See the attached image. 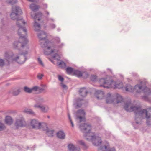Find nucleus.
<instances>
[{
  "instance_id": "nucleus-35",
  "label": "nucleus",
  "mask_w": 151,
  "mask_h": 151,
  "mask_svg": "<svg viewBox=\"0 0 151 151\" xmlns=\"http://www.w3.org/2000/svg\"><path fill=\"white\" fill-rule=\"evenodd\" d=\"M6 128L4 124L0 122V131L4 130Z\"/></svg>"
},
{
  "instance_id": "nucleus-11",
  "label": "nucleus",
  "mask_w": 151,
  "mask_h": 151,
  "mask_svg": "<svg viewBox=\"0 0 151 151\" xmlns=\"http://www.w3.org/2000/svg\"><path fill=\"white\" fill-rule=\"evenodd\" d=\"M34 107L39 108L42 112L44 113L47 112L49 110V107L48 106H43L41 104H36L34 105Z\"/></svg>"
},
{
  "instance_id": "nucleus-1",
  "label": "nucleus",
  "mask_w": 151,
  "mask_h": 151,
  "mask_svg": "<svg viewBox=\"0 0 151 151\" xmlns=\"http://www.w3.org/2000/svg\"><path fill=\"white\" fill-rule=\"evenodd\" d=\"M22 13V11L20 8L16 6L12 7V12L10 14V17L12 19H16L17 21V25L19 27L18 34L20 37L19 41L14 42L13 44V47L18 49L19 50H25V51L23 52L21 54L24 56L22 58L20 57L17 55H14L12 52L10 51H7L5 52L4 57L8 62V64L13 61H15L20 64L24 63L26 60V55L29 53V47L27 45L28 40L26 35H23L21 33L22 32L26 34L27 30L25 28L22 27L20 25L23 24H25V22L23 20L22 18L18 16Z\"/></svg>"
},
{
  "instance_id": "nucleus-22",
  "label": "nucleus",
  "mask_w": 151,
  "mask_h": 151,
  "mask_svg": "<svg viewBox=\"0 0 151 151\" xmlns=\"http://www.w3.org/2000/svg\"><path fill=\"white\" fill-rule=\"evenodd\" d=\"M57 137L61 139H65V134L64 132L62 131L58 132L57 134Z\"/></svg>"
},
{
  "instance_id": "nucleus-25",
  "label": "nucleus",
  "mask_w": 151,
  "mask_h": 151,
  "mask_svg": "<svg viewBox=\"0 0 151 151\" xmlns=\"http://www.w3.org/2000/svg\"><path fill=\"white\" fill-rule=\"evenodd\" d=\"M30 8L32 11H36L39 9V5L32 4L30 5Z\"/></svg>"
},
{
  "instance_id": "nucleus-46",
  "label": "nucleus",
  "mask_w": 151,
  "mask_h": 151,
  "mask_svg": "<svg viewBox=\"0 0 151 151\" xmlns=\"http://www.w3.org/2000/svg\"><path fill=\"white\" fill-rule=\"evenodd\" d=\"M39 88V87L38 86H35L33 87L31 89L32 90H35V91H37V90Z\"/></svg>"
},
{
  "instance_id": "nucleus-17",
  "label": "nucleus",
  "mask_w": 151,
  "mask_h": 151,
  "mask_svg": "<svg viewBox=\"0 0 151 151\" xmlns=\"http://www.w3.org/2000/svg\"><path fill=\"white\" fill-rule=\"evenodd\" d=\"M111 81L112 82V83H111V87L113 86V85L114 86V88H118L120 89L122 88L123 87V84L122 82H119L117 83H116L114 81L112 80Z\"/></svg>"
},
{
  "instance_id": "nucleus-47",
  "label": "nucleus",
  "mask_w": 151,
  "mask_h": 151,
  "mask_svg": "<svg viewBox=\"0 0 151 151\" xmlns=\"http://www.w3.org/2000/svg\"><path fill=\"white\" fill-rule=\"evenodd\" d=\"M48 20H49V21L50 20L52 22H54V19H51V18L49 19H48Z\"/></svg>"
},
{
  "instance_id": "nucleus-38",
  "label": "nucleus",
  "mask_w": 151,
  "mask_h": 151,
  "mask_svg": "<svg viewBox=\"0 0 151 151\" xmlns=\"http://www.w3.org/2000/svg\"><path fill=\"white\" fill-rule=\"evenodd\" d=\"M60 84V86L63 89H68V88L66 85L64 84L63 83H61Z\"/></svg>"
},
{
  "instance_id": "nucleus-29",
  "label": "nucleus",
  "mask_w": 151,
  "mask_h": 151,
  "mask_svg": "<svg viewBox=\"0 0 151 151\" xmlns=\"http://www.w3.org/2000/svg\"><path fill=\"white\" fill-rule=\"evenodd\" d=\"M57 64L59 67L61 68H64L66 66V64L63 61H61L60 62L57 63Z\"/></svg>"
},
{
  "instance_id": "nucleus-33",
  "label": "nucleus",
  "mask_w": 151,
  "mask_h": 151,
  "mask_svg": "<svg viewBox=\"0 0 151 151\" xmlns=\"http://www.w3.org/2000/svg\"><path fill=\"white\" fill-rule=\"evenodd\" d=\"M24 89L25 92L28 93H31L32 91V90L31 89H30L27 86L24 87Z\"/></svg>"
},
{
  "instance_id": "nucleus-48",
  "label": "nucleus",
  "mask_w": 151,
  "mask_h": 151,
  "mask_svg": "<svg viewBox=\"0 0 151 151\" xmlns=\"http://www.w3.org/2000/svg\"><path fill=\"white\" fill-rule=\"evenodd\" d=\"M45 14H47V15H49V12H48L47 11H46L45 12Z\"/></svg>"
},
{
  "instance_id": "nucleus-30",
  "label": "nucleus",
  "mask_w": 151,
  "mask_h": 151,
  "mask_svg": "<svg viewBox=\"0 0 151 151\" xmlns=\"http://www.w3.org/2000/svg\"><path fill=\"white\" fill-rule=\"evenodd\" d=\"M66 71L67 73L69 74H70L74 71L73 68L70 67L67 68L66 69Z\"/></svg>"
},
{
  "instance_id": "nucleus-42",
  "label": "nucleus",
  "mask_w": 151,
  "mask_h": 151,
  "mask_svg": "<svg viewBox=\"0 0 151 151\" xmlns=\"http://www.w3.org/2000/svg\"><path fill=\"white\" fill-rule=\"evenodd\" d=\"M54 40L58 43H59L60 42V38L58 37H56L54 38Z\"/></svg>"
},
{
  "instance_id": "nucleus-32",
  "label": "nucleus",
  "mask_w": 151,
  "mask_h": 151,
  "mask_svg": "<svg viewBox=\"0 0 151 151\" xmlns=\"http://www.w3.org/2000/svg\"><path fill=\"white\" fill-rule=\"evenodd\" d=\"M20 92V91L19 89L15 90L12 92V93L14 96H17L19 94Z\"/></svg>"
},
{
  "instance_id": "nucleus-21",
  "label": "nucleus",
  "mask_w": 151,
  "mask_h": 151,
  "mask_svg": "<svg viewBox=\"0 0 151 151\" xmlns=\"http://www.w3.org/2000/svg\"><path fill=\"white\" fill-rule=\"evenodd\" d=\"M5 122L7 124L10 125L13 123V120L10 116H7L5 118Z\"/></svg>"
},
{
  "instance_id": "nucleus-3",
  "label": "nucleus",
  "mask_w": 151,
  "mask_h": 151,
  "mask_svg": "<svg viewBox=\"0 0 151 151\" xmlns=\"http://www.w3.org/2000/svg\"><path fill=\"white\" fill-rule=\"evenodd\" d=\"M79 128L82 132L85 133L84 136L86 140L91 141L94 146H97L101 145L102 142L101 138L94 133L90 132L91 129L90 124L88 123L82 124Z\"/></svg>"
},
{
  "instance_id": "nucleus-16",
  "label": "nucleus",
  "mask_w": 151,
  "mask_h": 151,
  "mask_svg": "<svg viewBox=\"0 0 151 151\" xmlns=\"http://www.w3.org/2000/svg\"><path fill=\"white\" fill-rule=\"evenodd\" d=\"M114 101L113 96L110 93L107 94L106 98V101L107 103H111Z\"/></svg>"
},
{
  "instance_id": "nucleus-15",
  "label": "nucleus",
  "mask_w": 151,
  "mask_h": 151,
  "mask_svg": "<svg viewBox=\"0 0 151 151\" xmlns=\"http://www.w3.org/2000/svg\"><path fill=\"white\" fill-rule=\"evenodd\" d=\"M73 73L78 77H81L84 74L85 75L86 78H87L88 76V73L77 70H74Z\"/></svg>"
},
{
  "instance_id": "nucleus-5",
  "label": "nucleus",
  "mask_w": 151,
  "mask_h": 151,
  "mask_svg": "<svg viewBox=\"0 0 151 151\" xmlns=\"http://www.w3.org/2000/svg\"><path fill=\"white\" fill-rule=\"evenodd\" d=\"M30 125L33 128L42 129L43 127L46 126V123H40L35 119H33L30 122Z\"/></svg>"
},
{
  "instance_id": "nucleus-12",
  "label": "nucleus",
  "mask_w": 151,
  "mask_h": 151,
  "mask_svg": "<svg viewBox=\"0 0 151 151\" xmlns=\"http://www.w3.org/2000/svg\"><path fill=\"white\" fill-rule=\"evenodd\" d=\"M104 93L103 91L101 90H97L96 91L95 95L97 99H102L104 96Z\"/></svg>"
},
{
  "instance_id": "nucleus-39",
  "label": "nucleus",
  "mask_w": 151,
  "mask_h": 151,
  "mask_svg": "<svg viewBox=\"0 0 151 151\" xmlns=\"http://www.w3.org/2000/svg\"><path fill=\"white\" fill-rule=\"evenodd\" d=\"M43 76L44 75L43 74L39 73L37 75V77L40 80Z\"/></svg>"
},
{
  "instance_id": "nucleus-2",
  "label": "nucleus",
  "mask_w": 151,
  "mask_h": 151,
  "mask_svg": "<svg viewBox=\"0 0 151 151\" xmlns=\"http://www.w3.org/2000/svg\"><path fill=\"white\" fill-rule=\"evenodd\" d=\"M124 108L127 112H134L135 115L136 124H140L142 118L143 119L145 116L146 119L147 124L151 125V108L148 109L147 111L142 109L140 106H133L130 101L125 104Z\"/></svg>"
},
{
  "instance_id": "nucleus-9",
  "label": "nucleus",
  "mask_w": 151,
  "mask_h": 151,
  "mask_svg": "<svg viewBox=\"0 0 151 151\" xmlns=\"http://www.w3.org/2000/svg\"><path fill=\"white\" fill-rule=\"evenodd\" d=\"M16 127L18 129L19 127H23L26 125L24 119L23 117L17 119L14 123Z\"/></svg>"
},
{
  "instance_id": "nucleus-40",
  "label": "nucleus",
  "mask_w": 151,
  "mask_h": 151,
  "mask_svg": "<svg viewBox=\"0 0 151 151\" xmlns=\"http://www.w3.org/2000/svg\"><path fill=\"white\" fill-rule=\"evenodd\" d=\"M38 61L39 64L42 66H44V65L41 60V59L40 58H38L37 59Z\"/></svg>"
},
{
  "instance_id": "nucleus-13",
  "label": "nucleus",
  "mask_w": 151,
  "mask_h": 151,
  "mask_svg": "<svg viewBox=\"0 0 151 151\" xmlns=\"http://www.w3.org/2000/svg\"><path fill=\"white\" fill-rule=\"evenodd\" d=\"M99 151H116L114 148H109V145L108 144L103 147H101Z\"/></svg>"
},
{
  "instance_id": "nucleus-53",
  "label": "nucleus",
  "mask_w": 151,
  "mask_h": 151,
  "mask_svg": "<svg viewBox=\"0 0 151 151\" xmlns=\"http://www.w3.org/2000/svg\"><path fill=\"white\" fill-rule=\"evenodd\" d=\"M108 69L109 70H110V69Z\"/></svg>"
},
{
  "instance_id": "nucleus-20",
  "label": "nucleus",
  "mask_w": 151,
  "mask_h": 151,
  "mask_svg": "<svg viewBox=\"0 0 151 151\" xmlns=\"http://www.w3.org/2000/svg\"><path fill=\"white\" fill-rule=\"evenodd\" d=\"M87 93V91L85 88H81L79 91L80 95L83 97L86 96Z\"/></svg>"
},
{
  "instance_id": "nucleus-44",
  "label": "nucleus",
  "mask_w": 151,
  "mask_h": 151,
  "mask_svg": "<svg viewBox=\"0 0 151 151\" xmlns=\"http://www.w3.org/2000/svg\"><path fill=\"white\" fill-rule=\"evenodd\" d=\"M68 118H69V119L70 121L71 124L72 125V127H73L74 125L73 122H72V121L71 119L70 116L69 114H68Z\"/></svg>"
},
{
  "instance_id": "nucleus-26",
  "label": "nucleus",
  "mask_w": 151,
  "mask_h": 151,
  "mask_svg": "<svg viewBox=\"0 0 151 151\" xmlns=\"http://www.w3.org/2000/svg\"><path fill=\"white\" fill-rule=\"evenodd\" d=\"M125 90L126 91L132 92L134 91V88L131 85H127L125 87Z\"/></svg>"
},
{
  "instance_id": "nucleus-6",
  "label": "nucleus",
  "mask_w": 151,
  "mask_h": 151,
  "mask_svg": "<svg viewBox=\"0 0 151 151\" xmlns=\"http://www.w3.org/2000/svg\"><path fill=\"white\" fill-rule=\"evenodd\" d=\"M42 15V14L41 12H38L36 13L33 17L35 19L34 24V27L35 30L36 31H38L40 30L41 29V27L40 24L36 22V20L37 19L38 21H40V17Z\"/></svg>"
},
{
  "instance_id": "nucleus-45",
  "label": "nucleus",
  "mask_w": 151,
  "mask_h": 151,
  "mask_svg": "<svg viewBox=\"0 0 151 151\" xmlns=\"http://www.w3.org/2000/svg\"><path fill=\"white\" fill-rule=\"evenodd\" d=\"M4 64V61L3 60L1 59H0V66H3Z\"/></svg>"
},
{
  "instance_id": "nucleus-52",
  "label": "nucleus",
  "mask_w": 151,
  "mask_h": 151,
  "mask_svg": "<svg viewBox=\"0 0 151 151\" xmlns=\"http://www.w3.org/2000/svg\"><path fill=\"white\" fill-rule=\"evenodd\" d=\"M57 30L58 31H60V28H58L57 29Z\"/></svg>"
},
{
  "instance_id": "nucleus-24",
  "label": "nucleus",
  "mask_w": 151,
  "mask_h": 151,
  "mask_svg": "<svg viewBox=\"0 0 151 151\" xmlns=\"http://www.w3.org/2000/svg\"><path fill=\"white\" fill-rule=\"evenodd\" d=\"M116 103L118 104L121 103L123 101V98L122 96L119 94H117L116 96L115 99Z\"/></svg>"
},
{
  "instance_id": "nucleus-18",
  "label": "nucleus",
  "mask_w": 151,
  "mask_h": 151,
  "mask_svg": "<svg viewBox=\"0 0 151 151\" xmlns=\"http://www.w3.org/2000/svg\"><path fill=\"white\" fill-rule=\"evenodd\" d=\"M83 99L80 98H77L76 99V103L74 104L75 107L76 108H78L80 107L82 105L81 101Z\"/></svg>"
},
{
  "instance_id": "nucleus-43",
  "label": "nucleus",
  "mask_w": 151,
  "mask_h": 151,
  "mask_svg": "<svg viewBox=\"0 0 151 151\" xmlns=\"http://www.w3.org/2000/svg\"><path fill=\"white\" fill-rule=\"evenodd\" d=\"M59 80L61 82H63L64 80V78L60 75H58Z\"/></svg>"
},
{
  "instance_id": "nucleus-51",
  "label": "nucleus",
  "mask_w": 151,
  "mask_h": 151,
  "mask_svg": "<svg viewBox=\"0 0 151 151\" xmlns=\"http://www.w3.org/2000/svg\"><path fill=\"white\" fill-rule=\"evenodd\" d=\"M38 90H43L44 89H43L42 88H40L39 87V88H38Z\"/></svg>"
},
{
  "instance_id": "nucleus-10",
  "label": "nucleus",
  "mask_w": 151,
  "mask_h": 151,
  "mask_svg": "<svg viewBox=\"0 0 151 151\" xmlns=\"http://www.w3.org/2000/svg\"><path fill=\"white\" fill-rule=\"evenodd\" d=\"M85 113L83 110L79 109L76 113V116L77 119L79 120V122H81L84 120V116Z\"/></svg>"
},
{
  "instance_id": "nucleus-23",
  "label": "nucleus",
  "mask_w": 151,
  "mask_h": 151,
  "mask_svg": "<svg viewBox=\"0 0 151 151\" xmlns=\"http://www.w3.org/2000/svg\"><path fill=\"white\" fill-rule=\"evenodd\" d=\"M36 104H41L45 102V101L44 100L43 98L42 97H38L36 99Z\"/></svg>"
},
{
  "instance_id": "nucleus-4",
  "label": "nucleus",
  "mask_w": 151,
  "mask_h": 151,
  "mask_svg": "<svg viewBox=\"0 0 151 151\" xmlns=\"http://www.w3.org/2000/svg\"><path fill=\"white\" fill-rule=\"evenodd\" d=\"M38 37L40 39V42L41 46L43 48L50 50L52 48H60L64 45L63 43L59 45H56L53 42L48 40L45 41L47 37V34L43 31H41L38 35Z\"/></svg>"
},
{
  "instance_id": "nucleus-8",
  "label": "nucleus",
  "mask_w": 151,
  "mask_h": 151,
  "mask_svg": "<svg viewBox=\"0 0 151 151\" xmlns=\"http://www.w3.org/2000/svg\"><path fill=\"white\" fill-rule=\"evenodd\" d=\"M134 91H135L138 93L140 92L139 90H142L144 91V93L147 95H150L151 94V90L147 87H145L142 89V86L139 85H136L134 88Z\"/></svg>"
},
{
  "instance_id": "nucleus-19",
  "label": "nucleus",
  "mask_w": 151,
  "mask_h": 151,
  "mask_svg": "<svg viewBox=\"0 0 151 151\" xmlns=\"http://www.w3.org/2000/svg\"><path fill=\"white\" fill-rule=\"evenodd\" d=\"M68 148L70 151H80V149L79 148L76 147L75 146L72 144H70L68 145Z\"/></svg>"
},
{
  "instance_id": "nucleus-36",
  "label": "nucleus",
  "mask_w": 151,
  "mask_h": 151,
  "mask_svg": "<svg viewBox=\"0 0 151 151\" xmlns=\"http://www.w3.org/2000/svg\"><path fill=\"white\" fill-rule=\"evenodd\" d=\"M97 78V77L96 76L93 75L91 76L90 77L91 80L93 81H96Z\"/></svg>"
},
{
  "instance_id": "nucleus-37",
  "label": "nucleus",
  "mask_w": 151,
  "mask_h": 151,
  "mask_svg": "<svg viewBox=\"0 0 151 151\" xmlns=\"http://www.w3.org/2000/svg\"><path fill=\"white\" fill-rule=\"evenodd\" d=\"M17 0H12L11 1H9L8 2L9 3L11 4L12 5H13L14 4L17 3Z\"/></svg>"
},
{
  "instance_id": "nucleus-34",
  "label": "nucleus",
  "mask_w": 151,
  "mask_h": 151,
  "mask_svg": "<svg viewBox=\"0 0 151 151\" xmlns=\"http://www.w3.org/2000/svg\"><path fill=\"white\" fill-rule=\"evenodd\" d=\"M53 58L54 59L57 60H59L60 59V56L57 54H55L53 56Z\"/></svg>"
},
{
  "instance_id": "nucleus-31",
  "label": "nucleus",
  "mask_w": 151,
  "mask_h": 151,
  "mask_svg": "<svg viewBox=\"0 0 151 151\" xmlns=\"http://www.w3.org/2000/svg\"><path fill=\"white\" fill-rule=\"evenodd\" d=\"M55 50H56L55 49H52L51 50V51H48H48H45V50H44V53L45 55H50L51 54L54 53L55 52Z\"/></svg>"
},
{
  "instance_id": "nucleus-49",
  "label": "nucleus",
  "mask_w": 151,
  "mask_h": 151,
  "mask_svg": "<svg viewBox=\"0 0 151 151\" xmlns=\"http://www.w3.org/2000/svg\"><path fill=\"white\" fill-rule=\"evenodd\" d=\"M44 6L46 8H47V5L46 4H44Z\"/></svg>"
},
{
  "instance_id": "nucleus-50",
  "label": "nucleus",
  "mask_w": 151,
  "mask_h": 151,
  "mask_svg": "<svg viewBox=\"0 0 151 151\" xmlns=\"http://www.w3.org/2000/svg\"><path fill=\"white\" fill-rule=\"evenodd\" d=\"M28 1L30 2H34L35 0H27Z\"/></svg>"
},
{
  "instance_id": "nucleus-14",
  "label": "nucleus",
  "mask_w": 151,
  "mask_h": 151,
  "mask_svg": "<svg viewBox=\"0 0 151 151\" xmlns=\"http://www.w3.org/2000/svg\"><path fill=\"white\" fill-rule=\"evenodd\" d=\"M42 130L45 131L47 135L48 136L52 137L53 136V131L52 130H50L47 126V125L46 124V126L43 127Z\"/></svg>"
},
{
  "instance_id": "nucleus-41",
  "label": "nucleus",
  "mask_w": 151,
  "mask_h": 151,
  "mask_svg": "<svg viewBox=\"0 0 151 151\" xmlns=\"http://www.w3.org/2000/svg\"><path fill=\"white\" fill-rule=\"evenodd\" d=\"M49 27L50 28L54 29L55 28L56 26L53 23H50Z\"/></svg>"
},
{
  "instance_id": "nucleus-28",
  "label": "nucleus",
  "mask_w": 151,
  "mask_h": 151,
  "mask_svg": "<svg viewBox=\"0 0 151 151\" xmlns=\"http://www.w3.org/2000/svg\"><path fill=\"white\" fill-rule=\"evenodd\" d=\"M23 112L29 114H34V113L32 110L31 109H25L24 110Z\"/></svg>"
},
{
  "instance_id": "nucleus-7",
  "label": "nucleus",
  "mask_w": 151,
  "mask_h": 151,
  "mask_svg": "<svg viewBox=\"0 0 151 151\" xmlns=\"http://www.w3.org/2000/svg\"><path fill=\"white\" fill-rule=\"evenodd\" d=\"M112 80H108L107 78H101L99 80V82L101 84L100 87H103L104 88H108L111 87V85L112 82Z\"/></svg>"
},
{
  "instance_id": "nucleus-27",
  "label": "nucleus",
  "mask_w": 151,
  "mask_h": 151,
  "mask_svg": "<svg viewBox=\"0 0 151 151\" xmlns=\"http://www.w3.org/2000/svg\"><path fill=\"white\" fill-rule=\"evenodd\" d=\"M79 144L82 145V147L84 149H87L88 146L85 144V143L82 140H79L78 141Z\"/></svg>"
}]
</instances>
